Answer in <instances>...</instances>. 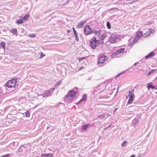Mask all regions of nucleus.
<instances>
[{
	"label": "nucleus",
	"mask_w": 157,
	"mask_h": 157,
	"mask_svg": "<svg viewBox=\"0 0 157 157\" xmlns=\"http://www.w3.org/2000/svg\"><path fill=\"white\" fill-rule=\"evenodd\" d=\"M100 40H97V37L95 36H94L91 39L90 44L92 48L95 49L97 47H98L99 44H100Z\"/></svg>",
	"instance_id": "1"
},
{
	"label": "nucleus",
	"mask_w": 157,
	"mask_h": 157,
	"mask_svg": "<svg viewBox=\"0 0 157 157\" xmlns=\"http://www.w3.org/2000/svg\"><path fill=\"white\" fill-rule=\"evenodd\" d=\"M17 82V78H14L8 81L6 83V86L8 88L15 87Z\"/></svg>",
	"instance_id": "2"
},
{
	"label": "nucleus",
	"mask_w": 157,
	"mask_h": 157,
	"mask_svg": "<svg viewBox=\"0 0 157 157\" xmlns=\"http://www.w3.org/2000/svg\"><path fill=\"white\" fill-rule=\"evenodd\" d=\"M27 151L26 147L24 145H21L16 152L20 155H22L25 154Z\"/></svg>",
	"instance_id": "3"
},
{
	"label": "nucleus",
	"mask_w": 157,
	"mask_h": 157,
	"mask_svg": "<svg viewBox=\"0 0 157 157\" xmlns=\"http://www.w3.org/2000/svg\"><path fill=\"white\" fill-rule=\"evenodd\" d=\"M71 91H69L68 94L65 97L64 100L67 102H71L74 98V97L71 93Z\"/></svg>",
	"instance_id": "4"
},
{
	"label": "nucleus",
	"mask_w": 157,
	"mask_h": 157,
	"mask_svg": "<svg viewBox=\"0 0 157 157\" xmlns=\"http://www.w3.org/2000/svg\"><path fill=\"white\" fill-rule=\"evenodd\" d=\"M93 30L89 25H86L84 28V32L85 34L87 35L92 34L93 33Z\"/></svg>",
	"instance_id": "5"
},
{
	"label": "nucleus",
	"mask_w": 157,
	"mask_h": 157,
	"mask_svg": "<svg viewBox=\"0 0 157 157\" xmlns=\"http://www.w3.org/2000/svg\"><path fill=\"white\" fill-rule=\"evenodd\" d=\"M118 39V38L116 36L111 35L109 38V41L112 43H115L117 42Z\"/></svg>",
	"instance_id": "6"
},
{
	"label": "nucleus",
	"mask_w": 157,
	"mask_h": 157,
	"mask_svg": "<svg viewBox=\"0 0 157 157\" xmlns=\"http://www.w3.org/2000/svg\"><path fill=\"white\" fill-rule=\"evenodd\" d=\"M108 36V34L105 33H104L102 34L100 36V37L99 39H98V40H100V44H102L104 43L103 40L107 37Z\"/></svg>",
	"instance_id": "7"
},
{
	"label": "nucleus",
	"mask_w": 157,
	"mask_h": 157,
	"mask_svg": "<svg viewBox=\"0 0 157 157\" xmlns=\"http://www.w3.org/2000/svg\"><path fill=\"white\" fill-rule=\"evenodd\" d=\"M107 58L106 56L103 55L101 56L99 58L98 60V63H103Z\"/></svg>",
	"instance_id": "8"
},
{
	"label": "nucleus",
	"mask_w": 157,
	"mask_h": 157,
	"mask_svg": "<svg viewBox=\"0 0 157 157\" xmlns=\"http://www.w3.org/2000/svg\"><path fill=\"white\" fill-rule=\"evenodd\" d=\"M101 32H102V31L101 29L97 30L94 29L93 30V33H94L95 35L98 36V39H99L101 35Z\"/></svg>",
	"instance_id": "9"
},
{
	"label": "nucleus",
	"mask_w": 157,
	"mask_h": 157,
	"mask_svg": "<svg viewBox=\"0 0 157 157\" xmlns=\"http://www.w3.org/2000/svg\"><path fill=\"white\" fill-rule=\"evenodd\" d=\"M134 89L131 90L129 91L128 92L129 94L128 95V96L130 97V98L134 99L135 96L134 94Z\"/></svg>",
	"instance_id": "10"
},
{
	"label": "nucleus",
	"mask_w": 157,
	"mask_h": 157,
	"mask_svg": "<svg viewBox=\"0 0 157 157\" xmlns=\"http://www.w3.org/2000/svg\"><path fill=\"white\" fill-rule=\"evenodd\" d=\"M70 91H71V94H72L73 96L75 97V95H76V94L78 92V89L77 87H75L72 90H70Z\"/></svg>",
	"instance_id": "11"
},
{
	"label": "nucleus",
	"mask_w": 157,
	"mask_h": 157,
	"mask_svg": "<svg viewBox=\"0 0 157 157\" xmlns=\"http://www.w3.org/2000/svg\"><path fill=\"white\" fill-rule=\"evenodd\" d=\"M87 21L86 20H84L82 21L81 22L78 23V25L77 27L78 28H81L83 27L84 25L86 23V22Z\"/></svg>",
	"instance_id": "12"
},
{
	"label": "nucleus",
	"mask_w": 157,
	"mask_h": 157,
	"mask_svg": "<svg viewBox=\"0 0 157 157\" xmlns=\"http://www.w3.org/2000/svg\"><path fill=\"white\" fill-rule=\"evenodd\" d=\"M87 95L86 94H83L82 98L78 102V104H79L83 101H86L87 99Z\"/></svg>",
	"instance_id": "13"
},
{
	"label": "nucleus",
	"mask_w": 157,
	"mask_h": 157,
	"mask_svg": "<svg viewBox=\"0 0 157 157\" xmlns=\"http://www.w3.org/2000/svg\"><path fill=\"white\" fill-rule=\"evenodd\" d=\"M155 55V53L153 52H152L145 56L146 59H147L150 57L153 56Z\"/></svg>",
	"instance_id": "14"
},
{
	"label": "nucleus",
	"mask_w": 157,
	"mask_h": 157,
	"mask_svg": "<svg viewBox=\"0 0 157 157\" xmlns=\"http://www.w3.org/2000/svg\"><path fill=\"white\" fill-rule=\"evenodd\" d=\"M53 155L51 153H49L48 154H42L41 156L42 157H52Z\"/></svg>",
	"instance_id": "15"
},
{
	"label": "nucleus",
	"mask_w": 157,
	"mask_h": 157,
	"mask_svg": "<svg viewBox=\"0 0 157 157\" xmlns=\"http://www.w3.org/2000/svg\"><path fill=\"white\" fill-rule=\"evenodd\" d=\"M142 32L140 31L137 32L136 34V37L138 39H140V37L142 36Z\"/></svg>",
	"instance_id": "16"
},
{
	"label": "nucleus",
	"mask_w": 157,
	"mask_h": 157,
	"mask_svg": "<svg viewBox=\"0 0 157 157\" xmlns=\"http://www.w3.org/2000/svg\"><path fill=\"white\" fill-rule=\"evenodd\" d=\"M90 126V124H84L82 126L81 129L83 130H86Z\"/></svg>",
	"instance_id": "17"
},
{
	"label": "nucleus",
	"mask_w": 157,
	"mask_h": 157,
	"mask_svg": "<svg viewBox=\"0 0 157 157\" xmlns=\"http://www.w3.org/2000/svg\"><path fill=\"white\" fill-rule=\"evenodd\" d=\"M139 40V39H138L136 37L132 41V42L130 44V46H132L136 42H137V41Z\"/></svg>",
	"instance_id": "18"
},
{
	"label": "nucleus",
	"mask_w": 157,
	"mask_h": 157,
	"mask_svg": "<svg viewBox=\"0 0 157 157\" xmlns=\"http://www.w3.org/2000/svg\"><path fill=\"white\" fill-rule=\"evenodd\" d=\"M120 53H119V51L117 50V51H116V52H115L113 53L112 54V57H118V56H117L118 55H119V54Z\"/></svg>",
	"instance_id": "19"
},
{
	"label": "nucleus",
	"mask_w": 157,
	"mask_h": 157,
	"mask_svg": "<svg viewBox=\"0 0 157 157\" xmlns=\"http://www.w3.org/2000/svg\"><path fill=\"white\" fill-rule=\"evenodd\" d=\"M62 1L60 2L59 4V6H62L64 5H67L69 3V2H70V0H67L66 2L63 4L62 3Z\"/></svg>",
	"instance_id": "20"
},
{
	"label": "nucleus",
	"mask_w": 157,
	"mask_h": 157,
	"mask_svg": "<svg viewBox=\"0 0 157 157\" xmlns=\"http://www.w3.org/2000/svg\"><path fill=\"white\" fill-rule=\"evenodd\" d=\"M6 42L4 41L1 42L0 43V45L2 47V48L5 49V47Z\"/></svg>",
	"instance_id": "21"
},
{
	"label": "nucleus",
	"mask_w": 157,
	"mask_h": 157,
	"mask_svg": "<svg viewBox=\"0 0 157 157\" xmlns=\"http://www.w3.org/2000/svg\"><path fill=\"white\" fill-rule=\"evenodd\" d=\"M29 14H27L25 15L23 17V19L24 20H27L29 18Z\"/></svg>",
	"instance_id": "22"
},
{
	"label": "nucleus",
	"mask_w": 157,
	"mask_h": 157,
	"mask_svg": "<svg viewBox=\"0 0 157 157\" xmlns=\"http://www.w3.org/2000/svg\"><path fill=\"white\" fill-rule=\"evenodd\" d=\"M156 70L155 69H153L150 72H148L147 74V75L149 76V75H150L151 74H153L154 72Z\"/></svg>",
	"instance_id": "23"
},
{
	"label": "nucleus",
	"mask_w": 157,
	"mask_h": 157,
	"mask_svg": "<svg viewBox=\"0 0 157 157\" xmlns=\"http://www.w3.org/2000/svg\"><path fill=\"white\" fill-rule=\"evenodd\" d=\"M23 22V21L21 19H19L16 21V23L17 24H21Z\"/></svg>",
	"instance_id": "24"
},
{
	"label": "nucleus",
	"mask_w": 157,
	"mask_h": 157,
	"mask_svg": "<svg viewBox=\"0 0 157 157\" xmlns=\"http://www.w3.org/2000/svg\"><path fill=\"white\" fill-rule=\"evenodd\" d=\"M152 83H148L147 84L148 85L147 86V87L148 88V89H150V88H151L152 89V86H153L151 85Z\"/></svg>",
	"instance_id": "25"
},
{
	"label": "nucleus",
	"mask_w": 157,
	"mask_h": 157,
	"mask_svg": "<svg viewBox=\"0 0 157 157\" xmlns=\"http://www.w3.org/2000/svg\"><path fill=\"white\" fill-rule=\"evenodd\" d=\"M106 26L109 29L111 28V26L110 22L109 21H107V22Z\"/></svg>",
	"instance_id": "26"
},
{
	"label": "nucleus",
	"mask_w": 157,
	"mask_h": 157,
	"mask_svg": "<svg viewBox=\"0 0 157 157\" xmlns=\"http://www.w3.org/2000/svg\"><path fill=\"white\" fill-rule=\"evenodd\" d=\"M30 114L29 112L27 111L25 113V116L27 117H30Z\"/></svg>",
	"instance_id": "27"
},
{
	"label": "nucleus",
	"mask_w": 157,
	"mask_h": 157,
	"mask_svg": "<svg viewBox=\"0 0 157 157\" xmlns=\"http://www.w3.org/2000/svg\"><path fill=\"white\" fill-rule=\"evenodd\" d=\"M127 141L126 140H124L121 144V146L122 147L125 146L127 143Z\"/></svg>",
	"instance_id": "28"
},
{
	"label": "nucleus",
	"mask_w": 157,
	"mask_h": 157,
	"mask_svg": "<svg viewBox=\"0 0 157 157\" xmlns=\"http://www.w3.org/2000/svg\"><path fill=\"white\" fill-rule=\"evenodd\" d=\"M11 32L13 34H15L17 32V30L16 29H12Z\"/></svg>",
	"instance_id": "29"
},
{
	"label": "nucleus",
	"mask_w": 157,
	"mask_h": 157,
	"mask_svg": "<svg viewBox=\"0 0 157 157\" xmlns=\"http://www.w3.org/2000/svg\"><path fill=\"white\" fill-rule=\"evenodd\" d=\"M124 50H125V48H121L120 49L118 50V51H119V53H121L123 52L124 51Z\"/></svg>",
	"instance_id": "30"
},
{
	"label": "nucleus",
	"mask_w": 157,
	"mask_h": 157,
	"mask_svg": "<svg viewBox=\"0 0 157 157\" xmlns=\"http://www.w3.org/2000/svg\"><path fill=\"white\" fill-rule=\"evenodd\" d=\"M134 100V99H130V98H129V100L128 101V104L131 103L132 102V101H133V100Z\"/></svg>",
	"instance_id": "31"
},
{
	"label": "nucleus",
	"mask_w": 157,
	"mask_h": 157,
	"mask_svg": "<svg viewBox=\"0 0 157 157\" xmlns=\"http://www.w3.org/2000/svg\"><path fill=\"white\" fill-rule=\"evenodd\" d=\"M45 56V55L42 52H40V58H43L44 56Z\"/></svg>",
	"instance_id": "32"
},
{
	"label": "nucleus",
	"mask_w": 157,
	"mask_h": 157,
	"mask_svg": "<svg viewBox=\"0 0 157 157\" xmlns=\"http://www.w3.org/2000/svg\"><path fill=\"white\" fill-rule=\"evenodd\" d=\"M29 36L30 37H34L35 36V35L33 34H32L29 35Z\"/></svg>",
	"instance_id": "33"
},
{
	"label": "nucleus",
	"mask_w": 157,
	"mask_h": 157,
	"mask_svg": "<svg viewBox=\"0 0 157 157\" xmlns=\"http://www.w3.org/2000/svg\"><path fill=\"white\" fill-rule=\"evenodd\" d=\"M75 39L77 40V42L79 41V38L77 34H76L75 35Z\"/></svg>",
	"instance_id": "34"
},
{
	"label": "nucleus",
	"mask_w": 157,
	"mask_h": 157,
	"mask_svg": "<svg viewBox=\"0 0 157 157\" xmlns=\"http://www.w3.org/2000/svg\"><path fill=\"white\" fill-rule=\"evenodd\" d=\"M72 29H73V32H74V35H76V34H77V31L75 30L74 28L73 27L72 28Z\"/></svg>",
	"instance_id": "35"
},
{
	"label": "nucleus",
	"mask_w": 157,
	"mask_h": 157,
	"mask_svg": "<svg viewBox=\"0 0 157 157\" xmlns=\"http://www.w3.org/2000/svg\"><path fill=\"white\" fill-rule=\"evenodd\" d=\"M10 155V154H7L4 155H3L0 157H8Z\"/></svg>",
	"instance_id": "36"
},
{
	"label": "nucleus",
	"mask_w": 157,
	"mask_h": 157,
	"mask_svg": "<svg viewBox=\"0 0 157 157\" xmlns=\"http://www.w3.org/2000/svg\"><path fill=\"white\" fill-rule=\"evenodd\" d=\"M51 93V92L50 91H48L46 93V94L47 96H50V95H49Z\"/></svg>",
	"instance_id": "37"
},
{
	"label": "nucleus",
	"mask_w": 157,
	"mask_h": 157,
	"mask_svg": "<svg viewBox=\"0 0 157 157\" xmlns=\"http://www.w3.org/2000/svg\"><path fill=\"white\" fill-rule=\"evenodd\" d=\"M149 32H147L146 33V34L145 35V34H144L143 35V36L144 37H146L147 36L149 35L150 33H149Z\"/></svg>",
	"instance_id": "38"
},
{
	"label": "nucleus",
	"mask_w": 157,
	"mask_h": 157,
	"mask_svg": "<svg viewBox=\"0 0 157 157\" xmlns=\"http://www.w3.org/2000/svg\"><path fill=\"white\" fill-rule=\"evenodd\" d=\"M85 58H86V57H80L79 58V60H82L84 59H85Z\"/></svg>",
	"instance_id": "39"
},
{
	"label": "nucleus",
	"mask_w": 157,
	"mask_h": 157,
	"mask_svg": "<svg viewBox=\"0 0 157 157\" xmlns=\"http://www.w3.org/2000/svg\"><path fill=\"white\" fill-rule=\"evenodd\" d=\"M124 73V71H123L121 73L119 74L118 75H117V76H116V78H117V77H118V76H119L121 75L123 73Z\"/></svg>",
	"instance_id": "40"
},
{
	"label": "nucleus",
	"mask_w": 157,
	"mask_h": 157,
	"mask_svg": "<svg viewBox=\"0 0 157 157\" xmlns=\"http://www.w3.org/2000/svg\"><path fill=\"white\" fill-rule=\"evenodd\" d=\"M152 89H157V86H153Z\"/></svg>",
	"instance_id": "41"
},
{
	"label": "nucleus",
	"mask_w": 157,
	"mask_h": 157,
	"mask_svg": "<svg viewBox=\"0 0 157 157\" xmlns=\"http://www.w3.org/2000/svg\"><path fill=\"white\" fill-rule=\"evenodd\" d=\"M111 125H109L108 127H106V128H104V129H107V128H109L110 127H111Z\"/></svg>",
	"instance_id": "42"
},
{
	"label": "nucleus",
	"mask_w": 157,
	"mask_h": 157,
	"mask_svg": "<svg viewBox=\"0 0 157 157\" xmlns=\"http://www.w3.org/2000/svg\"><path fill=\"white\" fill-rule=\"evenodd\" d=\"M139 63L138 62H136V63H135L134 64V66H136L137 65V63Z\"/></svg>",
	"instance_id": "43"
},
{
	"label": "nucleus",
	"mask_w": 157,
	"mask_h": 157,
	"mask_svg": "<svg viewBox=\"0 0 157 157\" xmlns=\"http://www.w3.org/2000/svg\"><path fill=\"white\" fill-rule=\"evenodd\" d=\"M71 31V30H68L67 31V33L68 34L69 33H70V32Z\"/></svg>",
	"instance_id": "44"
},
{
	"label": "nucleus",
	"mask_w": 157,
	"mask_h": 157,
	"mask_svg": "<svg viewBox=\"0 0 157 157\" xmlns=\"http://www.w3.org/2000/svg\"><path fill=\"white\" fill-rule=\"evenodd\" d=\"M131 157H135V155H133L131 156Z\"/></svg>",
	"instance_id": "45"
},
{
	"label": "nucleus",
	"mask_w": 157,
	"mask_h": 157,
	"mask_svg": "<svg viewBox=\"0 0 157 157\" xmlns=\"http://www.w3.org/2000/svg\"><path fill=\"white\" fill-rule=\"evenodd\" d=\"M116 9V8H111V9H110L109 10H113V9Z\"/></svg>",
	"instance_id": "46"
},
{
	"label": "nucleus",
	"mask_w": 157,
	"mask_h": 157,
	"mask_svg": "<svg viewBox=\"0 0 157 157\" xmlns=\"http://www.w3.org/2000/svg\"><path fill=\"white\" fill-rule=\"evenodd\" d=\"M91 79V77H90V78H89L87 80H90V79Z\"/></svg>",
	"instance_id": "47"
},
{
	"label": "nucleus",
	"mask_w": 157,
	"mask_h": 157,
	"mask_svg": "<svg viewBox=\"0 0 157 157\" xmlns=\"http://www.w3.org/2000/svg\"><path fill=\"white\" fill-rule=\"evenodd\" d=\"M152 30V29H149V30L150 31V33H151L152 32V31L151 30Z\"/></svg>",
	"instance_id": "48"
},
{
	"label": "nucleus",
	"mask_w": 157,
	"mask_h": 157,
	"mask_svg": "<svg viewBox=\"0 0 157 157\" xmlns=\"http://www.w3.org/2000/svg\"><path fill=\"white\" fill-rule=\"evenodd\" d=\"M49 128H50V126H48L47 127V129H48Z\"/></svg>",
	"instance_id": "49"
},
{
	"label": "nucleus",
	"mask_w": 157,
	"mask_h": 157,
	"mask_svg": "<svg viewBox=\"0 0 157 157\" xmlns=\"http://www.w3.org/2000/svg\"><path fill=\"white\" fill-rule=\"evenodd\" d=\"M128 97H129V96H128H128H126L127 98Z\"/></svg>",
	"instance_id": "50"
},
{
	"label": "nucleus",
	"mask_w": 157,
	"mask_h": 157,
	"mask_svg": "<svg viewBox=\"0 0 157 157\" xmlns=\"http://www.w3.org/2000/svg\"><path fill=\"white\" fill-rule=\"evenodd\" d=\"M46 95L45 94H44V96H46Z\"/></svg>",
	"instance_id": "51"
},
{
	"label": "nucleus",
	"mask_w": 157,
	"mask_h": 157,
	"mask_svg": "<svg viewBox=\"0 0 157 157\" xmlns=\"http://www.w3.org/2000/svg\"><path fill=\"white\" fill-rule=\"evenodd\" d=\"M155 79H157V76L156 77V78H155Z\"/></svg>",
	"instance_id": "52"
},
{
	"label": "nucleus",
	"mask_w": 157,
	"mask_h": 157,
	"mask_svg": "<svg viewBox=\"0 0 157 157\" xmlns=\"http://www.w3.org/2000/svg\"><path fill=\"white\" fill-rule=\"evenodd\" d=\"M155 93H156V94H157V92H156Z\"/></svg>",
	"instance_id": "53"
},
{
	"label": "nucleus",
	"mask_w": 157,
	"mask_h": 157,
	"mask_svg": "<svg viewBox=\"0 0 157 157\" xmlns=\"http://www.w3.org/2000/svg\"><path fill=\"white\" fill-rule=\"evenodd\" d=\"M79 70H81V69H79Z\"/></svg>",
	"instance_id": "54"
},
{
	"label": "nucleus",
	"mask_w": 157,
	"mask_h": 157,
	"mask_svg": "<svg viewBox=\"0 0 157 157\" xmlns=\"http://www.w3.org/2000/svg\"><path fill=\"white\" fill-rule=\"evenodd\" d=\"M36 157H39V156H37Z\"/></svg>",
	"instance_id": "55"
}]
</instances>
